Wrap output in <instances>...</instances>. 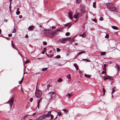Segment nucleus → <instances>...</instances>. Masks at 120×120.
I'll return each instance as SVG.
<instances>
[{
  "mask_svg": "<svg viewBox=\"0 0 120 120\" xmlns=\"http://www.w3.org/2000/svg\"><path fill=\"white\" fill-rule=\"evenodd\" d=\"M103 95H105V89L104 88H103Z\"/></svg>",
  "mask_w": 120,
  "mask_h": 120,
  "instance_id": "obj_38",
  "label": "nucleus"
},
{
  "mask_svg": "<svg viewBox=\"0 0 120 120\" xmlns=\"http://www.w3.org/2000/svg\"><path fill=\"white\" fill-rule=\"evenodd\" d=\"M23 79H24V76H23L22 77L21 80L19 82V84H21L22 83V82L23 80Z\"/></svg>",
  "mask_w": 120,
  "mask_h": 120,
  "instance_id": "obj_21",
  "label": "nucleus"
},
{
  "mask_svg": "<svg viewBox=\"0 0 120 120\" xmlns=\"http://www.w3.org/2000/svg\"><path fill=\"white\" fill-rule=\"evenodd\" d=\"M70 23H71L70 22L68 23H66V24H65L64 25L65 26H67L69 25L70 24Z\"/></svg>",
  "mask_w": 120,
  "mask_h": 120,
  "instance_id": "obj_43",
  "label": "nucleus"
},
{
  "mask_svg": "<svg viewBox=\"0 0 120 120\" xmlns=\"http://www.w3.org/2000/svg\"><path fill=\"white\" fill-rule=\"evenodd\" d=\"M33 99L32 98H31L30 99V100L31 102H32L33 101Z\"/></svg>",
  "mask_w": 120,
  "mask_h": 120,
  "instance_id": "obj_51",
  "label": "nucleus"
},
{
  "mask_svg": "<svg viewBox=\"0 0 120 120\" xmlns=\"http://www.w3.org/2000/svg\"><path fill=\"white\" fill-rule=\"evenodd\" d=\"M114 88H113L112 89V94H113L114 93V92H115V90L113 89Z\"/></svg>",
  "mask_w": 120,
  "mask_h": 120,
  "instance_id": "obj_40",
  "label": "nucleus"
},
{
  "mask_svg": "<svg viewBox=\"0 0 120 120\" xmlns=\"http://www.w3.org/2000/svg\"><path fill=\"white\" fill-rule=\"evenodd\" d=\"M59 31V30H55L52 32V34L53 36H54L58 34L57 32Z\"/></svg>",
  "mask_w": 120,
  "mask_h": 120,
  "instance_id": "obj_10",
  "label": "nucleus"
},
{
  "mask_svg": "<svg viewBox=\"0 0 120 120\" xmlns=\"http://www.w3.org/2000/svg\"><path fill=\"white\" fill-rule=\"evenodd\" d=\"M11 3H10V6L9 7V9H10V10H11Z\"/></svg>",
  "mask_w": 120,
  "mask_h": 120,
  "instance_id": "obj_57",
  "label": "nucleus"
},
{
  "mask_svg": "<svg viewBox=\"0 0 120 120\" xmlns=\"http://www.w3.org/2000/svg\"><path fill=\"white\" fill-rule=\"evenodd\" d=\"M99 19L100 21H102L103 20V19L102 17H101Z\"/></svg>",
  "mask_w": 120,
  "mask_h": 120,
  "instance_id": "obj_48",
  "label": "nucleus"
},
{
  "mask_svg": "<svg viewBox=\"0 0 120 120\" xmlns=\"http://www.w3.org/2000/svg\"><path fill=\"white\" fill-rule=\"evenodd\" d=\"M14 100L13 98H11V99L7 102V103L9 104L10 106V108H11L12 105Z\"/></svg>",
  "mask_w": 120,
  "mask_h": 120,
  "instance_id": "obj_4",
  "label": "nucleus"
},
{
  "mask_svg": "<svg viewBox=\"0 0 120 120\" xmlns=\"http://www.w3.org/2000/svg\"><path fill=\"white\" fill-rule=\"evenodd\" d=\"M11 45L15 49V47L13 43V42L12 41H11Z\"/></svg>",
  "mask_w": 120,
  "mask_h": 120,
  "instance_id": "obj_39",
  "label": "nucleus"
},
{
  "mask_svg": "<svg viewBox=\"0 0 120 120\" xmlns=\"http://www.w3.org/2000/svg\"><path fill=\"white\" fill-rule=\"evenodd\" d=\"M56 98V96L55 93L54 92H53V93L52 95V97L51 98L52 99H55Z\"/></svg>",
  "mask_w": 120,
  "mask_h": 120,
  "instance_id": "obj_14",
  "label": "nucleus"
},
{
  "mask_svg": "<svg viewBox=\"0 0 120 120\" xmlns=\"http://www.w3.org/2000/svg\"><path fill=\"white\" fill-rule=\"evenodd\" d=\"M115 68L117 69L118 71H119L120 70V67L118 65V64H116V65L115 66Z\"/></svg>",
  "mask_w": 120,
  "mask_h": 120,
  "instance_id": "obj_18",
  "label": "nucleus"
},
{
  "mask_svg": "<svg viewBox=\"0 0 120 120\" xmlns=\"http://www.w3.org/2000/svg\"><path fill=\"white\" fill-rule=\"evenodd\" d=\"M82 0H77L76 2L78 3H80L81 2Z\"/></svg>",
  "mask_w": 120,
  "mask_h": 120,
  "instance_id": "obj_28",
  "label": "nucleus"
},
{
  "mask_svg": "<svg viewBox=\"0 0 120 120\" xmlns=\"http://www.w3.org/2000/svg\"><path fill=\"white\" fill-rule=\"evenodd\" d=\"M45 52L44 51H42L41 52V53H42V54H44L45 53Z\"/></svg>",
  "mask_w": 120,
  "mask_h": 120,
  "instance_id": "obj_61",
  "label": "nucleus"
},
{
  "mask_svg": "<svg viewBox=\"0 0 120 120\" xmlns=\"http://www.w3.org/2000/svg\"><path fill=\"white\" fill-rule=\"evenodd\" d=\"M81 15V14L80 13H76L74 15L73 17L74 18L77 19L78 17H79Z\"/></svg>",
  "mask_w": 120,
  "mask_h": 120,
  "instance_id": "obj_8",
  "label": "nucleus"
},
{
  "mask_svg": "<svg viewBox=\"0 0 120 120\" xmlns=\"http://www.w3.org/2000/svg\"><path fill=\"white\" fill-rule=\"evenodd\" d=\"M34 27V26H30L29 27L28 29H30L29 30H33Z\"/></svg>",
  "mask_w": 120,
  "mask_h": 120,
  "instance_id": "obj_17",
  "label": "nucleus"
},
{
  "mask_svg": "<svg viewBox=\"0 0 120 120\" xmlns=\"http://www.w3.org/2000/svg\"><path fill=\"white\" fill-rule=\"evenodd\" d=\"M107 65L106 64H104V68L103 69V70L105 71L106 70V67Z\"/></svg>",
  "mask_w": 120,
  "mask_h": 120,
  "instance_id": "obj_20",
  "label": "nucleus"
},
{
  "mask_svg": "<svg viewBox=\"0 0 120 120\" xmlns=\"http://www.w3.org/2000/svg\"><path fill=\"white\" fill-rule=\"evenodd\" d=\"M16 32V30L15 29H14L12 31V33H15Z\"/></svg>",
  "mask_w": 120,
  "mask_h": 120,
  "instance_id": "obj_47",
  "label": "nucleus"
},
{
  "mask_svg": "<svg viewBox=\"0 0 120 120\" xmlns=\"http://www.w3.org/2000/svg\"><path fill=\"white\" fill-rule=\"evenodd\" d=\"M85 52L84 51L80 52L78 54V55H79L83 53H85Z\"/></svg>",
  "mask_w": 120,
  "mask_h": 120,
  "instance_id": "obj_29",
  "label": "nucleus"
},
{
  "mask_svg": "<svg viewBox=\"0 0 120 120\" xmlns=\"http://www.w3.org/2000/svg\"><path fill=\"white\" fill-rule=\"evenodd\" d=\"M63 110L65 112H67L68 111V110L66 109H64Z\"/></svg>",
  "mask_w": 120,
  "mask_h": 120,
  "instance_id": "obj_44",
  "label": "nucleus"
},
{
  "mask_svg": "<svg viewBox=\"0 0 120 120\" xmlns=\"http://www.w3.org/2000/svg\"><path fill=\"white\" fill-rule=\"evenodd\" d=\"M68 15L69 16V18L71 19H73V18L72 17V12H71L69 13L68 14Z\"/></svg>",
  "mask_w": 120,
  "mask_h": 120,
  "instance_id": "obj_12",
  "label": "nucleus"
},
{
  "mask_svg": "<svg viewBox=\"0 0 120 120\" xmlns=\"http://www.w3.org/2000/svg\"><path fill=\"white\" fill-rule=\"evenodd\" d=\"M71 77V75L70 74H68L67 76V78L69 79H70Z\"/></svg>",
  "mask_w": 120,
  "mask_h": 120,
  "instance_id": "obj_42",
  "label": "nucleus"
},
{
  "mask_svg": "<svg viewBox=\"0 0 120 120\" xmlns=\"http://www.w3.org/2000/svg\"><path fill=\"white\" fill-rule=\"evenodd\" d=\"M20 13V12L19 11H17L16 12V14L17 15H19Z\"/></svg>",
  "mask_w": 120,
  "mask_h": 120,
  "instance_id": "obj_32",
  "label": "nucleus"
},
{
  "mask_svg": "<svg viewBox=\"0 0 120 120\" xmlns=\"http://www.w3.org/2000/svg\"><path fill=\"white\" fill-rule=\"evenodd\" d=\"M40 102L39 101H38V105H37V107H38V108L39 109V103H40Z\"/></svg>",
  "mask_w": 120,
  "mask_h": 120,
  "instance_id": "obj_33",
  "label": "nucleus"
},
{
  "mask_svg": "<svg viewBox=\"0 0 120 120\" xmlns=\"http://www.w3.org/2000/svg\"><path fill=\"white\" fill-rule=\"evenodd\" d=\"M58 115L59 116H60L61 115V113L60 112H58Z\"/></svg>",
  "mask_w": 120,
  "mask_h": 120,
  "instance_id": "obj_49",
  "label": "nucleus"
},
{
  "mask_svg": "<svg viewBox=\"0 0 120 120\" xmlns=\"http://www.w3.org/2000/svg\"><path fill=\"white\" fill-rule=\"evenodd\" d=\"M111 4V3H108V4H106V6H107V7L108 8V7H109V6H110V4Z\"/></svg>",
  "mask_w": 120,
  "mask_h": 120,
  "instance_id": "obj_41",
  "label": "nucleus"
},
{
  "mask_svg": "<svg viewBox=\"0 0 120 120\" xmlns=\"http://www.w3.org/2000/svg\"><path fill=\"white\" fill-rule=\"evenodd\" d=\"M93 20V21H94L95 22H96V21H96V19H94Z\"/></svg>",
  "mask_w": 120,
  "mask_h": 120,
  "instance_id": "obj_56",
  "label": "nucleus"
},
{
  "mask_svg": "<svg viewBox=\"0 0 120 120\" xmlns=\"http://www.w3.org/2000/svg\"><path fill=\"white\" fill-rule=\"evenodd\" d=\"M112 28L114 30H116L117 29V27L115 26H111Z\"/></svg>",
  "mask_w": 120,
  "mask_h": 120,
  "instance_id": "obj_19",
  "label": "nucleus"
},
{
  "mask_svg": "<svg viewBox=\"0 0 120 120\" xmlns=\"http://www.w3.org/2000/svg\"><path fill=\"white\" fill-rule=\"evenodd\" d=\"M71 26V25H69L68 27V28L69 29Z\"/></svg>",
  "mask_w": 120,
  "mask_h": 120,
  "instance_id": "obj_62",
  "label": "nucleus"
},
{
  "mask_svg": "<svg viewBox=\"0 0 120 120\" xmlns=\"http://www.w3.org/2000/svg\"><path fill=\"white\" fill-rule=\"evenodd\" d=\"M107 77H108V79H111L112 80H113V78L112 77L108 76H107Z\"/></svg>",
  "mask_w": 120,
  "mask_h": 120,
  "instance_id": "obj_23",
  "label": "nucleus"
},
{
  "mask_svg": "<svg viewBox=\"0 0 120 120\" xmlns=\"http://www.w3.org/2000/svg\"><path fill=\"white\" fill-rule=\"evenodd\" d=\"M96 3L95 2H94L93 4V6L94 8H96Z\"/></svg>",
  "mask_w": 120,
  "mask_h": 120,
  "instance_id": "obj_27",
  "label": "nucleus"
},
{
  "mask_svg": "<svg viewBox=\"0 0 120 120\" xmlns=\"http://www.w3.org/2000/svg\"><path fill=\"white\" fill-rule=\"evenodd\" d=\"M84 76L85 77H87V78H90V77L91 76L90 75H86V74H85L84 75Z\"/></svg>",
  "mask_w": 120,
  "mask_h": 120,
  "instance_id": "obj_24",
  "label": "nucleus"
},
{
  "mask_svg": "<svg viewBox=\"0 0 120 120\" xmlns=\"http://www.w3.org/2000/svg\"><path fill=\"white\" fill-rule=\"evenodd\" d=\"M83 60H84V61H85V60L87 61L88 62H90L91 61L90 60H89L88 59H83Z\"/></svg>",
  "mask_w": 120,
  "mask_h": 120,
  "instance_id": "obj_34",
  "label": "nucleus"
},
{
  "mask_svg": "<svg viewBox=\"0 0 120 120\" xmlns=\"http://www.w3.org/2000/svg\"><path fill=\"white\" fill-rule=\"evenodd\" d=\"M54 92H49L48 94V95L51 98H52V95Z\"/></svg>",
  "mask_w": 120,
  "mask_h": 120,
  "instance_id": "obj_11",
  "label": "nucleus"
},
{
  "mask_svg": "<svg viewBox=\"0 0 120 120\" xmlns=\"http://www.w3.org/2000/svg\"><path fill=\"white\" fill-rule=\"evenodd\" d=\"M19 17L20 19H21L22 18V15H19Z\"/></svg>",
  "mask_w": 120,
  "mask_h": 120,
  "instance_id": "obj_54",
  "label": "nucleus"
},
{
  "mask_svg": "<svg viewBox=\"0 0 120 120\" xmlns=\"http://www.w3.org/2000/svg\"><path fill=\"white\" fill-rule=\"evenodd\" d=\"M104 78L103 79L104 80H106L107 79H108V77H107V76H106V77L105 76L104 77Z\"/></svg>",
  "mask_w": 120,
  "mask_h": 120,
  "instance_id": "obj_45",
  "label": "nucleus"
},
{
  "mask_svg": "<svg viewBox=\"0 0 120 120\" xmlns=\"http://www.w3.org/2000/svg\"><path fill=\"white\" fill-rule=\"evenodd\" d=\"M43 44L44 45H46L47 44V43L46 41H44L43 42Z\"/></svg>",
  "mask_w": 120,
  "mask_h": 120,
  "instance_id": "obj_37",
  "label": "nucleus"
},
{
  "mask_svg": "<svg viewBox=\"0 0 120 120\" xmlns=\"http://www.w3.org/2000/svg\"><path fill=\"white\" fill-rule=\"evenodd\" d=\"M70 35V33L69 32H67L65 34V35L66 36H68Z\"/></svg>",
  "mask_w": 120,
  "mask_h": 120,
  "instance_id": "obj_35",
  "label": "nucleus"
},
{
  "mask_svg": "<svg viewBox=\"0 0 120 120\" xmlns=\"http://www.w3.org/2000/svg\"><path fill=\"white\" fill-rule=\"evenodd\" d=\"M53 113V112L52 111H49L48 112L47 114H46L47 117H49L50 116L51 117V119H52L53 118L54 116L52 114H51V113Z\"/></svg>",
  "mask_w": 120,
  "mask_h": 120,
  "instance_id": "obj_6",
  "label": "nucleus"
},
{
  "mask_svg": "<svg viewBox=\"0 0 120 120\" xmlns=\"http://www.w3.org/2000/svg\"><path fill=\"white\" fill-rule=\"evenodd\" d=\"M86 34L85 32H84L82 34H81L79 35L80 36L82 37L83 38H84L86 36Z\"/></svg>",
  "mask_w": 120,
  "mask_h": 120,
  "instance_id": "obj_15",
  "label": "nucleus"
},
{
  "mask_svg": "<svg viewBox=\"0 0 120 120\" xmlns=\"http://www.w3.org/2000/svg\"><path fill=\"white\" fill-rule=\"evenodd\" d=\"M106 54V52H102L101 53V54L102 55H104Z\"/></svg>",
  "mask_w": 120,
  "mask_h": 120,
  "instance_id": "obj_26",
  "label": "nucleus"
},
{
  "mask_svg": "<svg viewBox=\"0 0 120 120\" xmlns=\"http://www.w3.org/2000/svg\"><path fill=\"white\" fill-rule=\"evenodd\" d=\"M71 38H65L60 39H59V41H60L61 43L64 44L65 43V42L64 41H65L67 40H68L69 39H71Z\"/></svg>",
  "mask_w": 120,
  "mask_h": 120,
  "instance_id": "obj_2",
  "label": "nucleus"
},
{
  "mask_svg": "<svg viewBox=\"0 0 120 120\" xmlns=\"http://www.w3.org/2000/svg\"><path fill=\"white\" fill-rule=\"evenodd\" d=\"M74 65L75 67L76 70L77 71L79 69L78 67L77 64L76 63H74Z\"/></svg>",
  "mask_w": 120,
  "mask_h": 120,
  "instance_id": "obj_13",
  "label": "nucleus"
},
{
  "mask_svg": "<svg viewBox=\"0 0 120 120\" xmlns=\"http://www.w3.org/2000/svg\"><path fill=\"white\" fill-rule=\"evenodd\" d=\"M12 34H9L8 35V36L9 37H11L12 36Z\"/></svg>",
  "mask_w": 120,
  "mask_h": 120,
  "instance_id": "obj_52",
  "label": "nucleus"
},
{
  "mask_svg": "<svg viewBox=\"0 0 120 120\" xmlns=\"http://www.w3.org/2000/svg\"><path fill=\"white\" fill-rule=\"evenodd\" d=\"M47 118V115L46 114H43L40 116L38 118L37 120H42L43 119L46 118Z\"/></svg>",
  "mask_w": 120,
  "mask_h": 120,
  "instance_id": "obj_3",
  "label": "nucleus"
},
{
  "mask_svg": "<svg viewBox=\"0 0 120 120\" xmlns=\"http://www.w3.org/2000/svg\"><path fill=\"white\" fill-rule=\"evenodd\" d=\"M62 79L61 78H60L58 79L57 81L59 82H62Z\"/></svg>",
  "mask_w": 120,
  "mask_h": 120,
  "instance_id": "obj_25",
  "label": "nucleus"
},
{
  "mask_svg": "<svg viewBox=\"0 0 120 120\" xmlns=\"http://www.w3.org/2000/svg\"><path fill=\"white\" fill-rule=\"evenodd\" d=\"M108 8L112 11H114L116 9L115 6L112 4H110L109 7H108Z\"/></svg>",
  "mask_w": 120,
  "mask_h": 120,
  "instance_id": "obj_1",
  "label": "nucleus"
},
{
  "mask_svg": "<svg viewBox=\"0 0 120 120\" xmlns=\"http://www.w3.org/2000/svg\"><path fill=\"white\" fill-rule=\"evenodd\" d=\"M48 36L51 37H53L52 32V33H49Z\"/></svg>",
  "mask_w": 120,
  "mask_h": 120,
  "instance_id": "obj_16",
  "label": "nucleus"
},
{
  "mask_svg": "<svg viewBox=\"0 0 120 120\" xmlns=\"http://www.w3.org/2000/svg\"><path fill=\"white\" fill-rule=\"evenodd\" d=\"M61 57L60 56V55H57L56 56V58L59 59Z\"/></svg>",
  "mask_w": 120,
  "mask_h": 120,
  "instance_id": "obj_30",
  "label": "nucleus"
},
{
  "mask_svg": "<svg viewBox=\"0 0 120 120\" xmlns=\"http://www.w3.org/2000/svg\"><path fill=\"white\" fill-rule=\"evenodd\" d=\"M25 37L27 38L28 37V36L27 34L25 36Z\"/></svg>",
  "mask_w": 120,
  "mask_h": 120,
  "instance_id": "obj_59",
  "label": "nucleus"
},
{
  "mask_svg": "<svg viewBox=\"0 0 120 120\" xmlns=\"http://www.w3.org/2000/svg\"><path fill=\"white\" fill-rule=\"evenodd\" d=\"M46 49L45 48H44V51H45V52L46 51Z\"/></svg>",
  "mask_w": 120,
  "mask_h": 120,
  "instance_id": "obj_60",
  "label": "nucleus"
},
{
  "mask_svg": "<svg viewBox=\"0 0 120 120\" xmlns=\"http://www.w3.org/2000/svg\"><path fill=\"white\" fill-rule=\"evenodd\" d=\"M37 98H40L42 94V92L40 90H38L35 94Z\"/></svg>",
  "mask_w": 120,
  "mask_h": 120,
  "instance_id": "obj_5",
  "label": "nucleus"
},
{
  "mask_svg": "<svg viewBox=\"0 0 120 120\" xmlns=\"http://www.w3.org/2000/svg\"><path fill=\"white\" fill-rule=\"evenodd\" d=\"M67 95L68 96V98L69 99L70 98L71 96V94L68 93L67 94Z\"/></svg>",
  "mask_w": 120,
  "mask_h": 120,
  "instance_id": "obj_22",
  "label": "nucleus"
},
{
  "mask_svg": "<svg viewBox=\"0 0 120 120\" xmlns=\"http://www.w3.org/2000/svg\"><path fill=\"white\" fill-rule=\"evenodd\" d=\"M56 51L57 52H59L60 51V49L59 48L56 49Z\"/></svg>",
  "mask_w": 120,
  "mask_h": 120,
  "instance_id": "obj_46",
  "label": "nucleus"
},
{
  "mask_svg": "<svg viewBox=\"0 0 120 120\" xmlns=\"http://www.w3.org/2000/svg\"><path fill=\"white\" fill-rule=\"evenodd\" d=\"M52 29H51L52 30V29H56V28H55V27L53 26H52Z\"/></svg>",
  "mask_w": 120,
  "mask_h": 120,
  "instance_id": "obj_55",
  "label": "nucleus"
},
{
  "mask_svg": "<svg viewBox=\"0 0 120 120\" xmlns=\"http://www.w3.org/2000/svg\"><path fill=\"white\" fill-rule=\"evenodd\" d=\"M19 8H17V11H19Z\"/></svg>",
  "mask_w": 120,
  "mask_h": 120,
  "instance_id": "obj_63",
  "label": "nucleus"
},
{
  "mask_svg": "<svg viewBox=\"0 0 120 120\" xmlns=\"http://www.w3.org/2000/svg\"><path fill=\"white\" fill-rule=\"evenodd\" d=\"M47 68H43L42 69V71H45L47 70Z\"/></svg>",
  "mask_w": 120,
  "mask_h": 120,
  "instance_id": "obj_31",
  "label": "nucleus"
},
{
  "mask_svg": "<svg viewBox=\"0 0 120 120\" xmlns=\"http://www.w3.org/2000/svg\"><path fill=\"white\" fill-rule=\"evenodd\" d=\"M81 12L82 14H84L85 13V7H83V9H81Z\"/></svg>",
  "mask_w": 120,
  "mask_h": 120,
  "instance_id": "obj_9",
  "label": "nucleus"
},
{
  "mask_svg": "<svg viewBox=\"0 0 120 120\" xmlns=\"http://www.w3.org/2000/svg\"><path fill=\"white\" fill-rule=\"evenodd\" d=\"M109 37V35L108 34H106V35L105 36V38H108Z\"/></svg>",
  "mask_w": 120,
  "mask_h": 120,
  "instance_id": "obj_36",
  "label": "nucleus"
},
{
  "mask_svg": "<svg viewBox=\"0 0 120 120\" xmlns=\"http://www.w3.org/2000/svg\"><path fill=\"white\" fill-rule=\"evenodd\" d=\"M51 86L49 85H48L47 86V89H48V90H49V87Z\"/></svg>",
  "mask_w": 120,
  "mask_h": 120,
  "instance_id": "obj_53",
  "label": "nucleus"
},
{
  "mask_svg": "<svg viewBox=\"0 0 120 120\" xmlns=\"http://www.w3.org/2000/svg\"><path fill=\"white\" fill-rule=\"evenodd\" d=\"M42 99V98H41L40 99V100H39V101H41V100Z\"/></svg>",
  "mask_w": 120,
  "mask_h": 120,
  "instance_id": "obj_64",
  "label": "nucleus"
},
{
  "mask_svg": "<svg viewBox=\"0 0 120 120\" xmlns=\"http://www.w3.org/2000/svg\"><path fill=\"white\" fill-rule=\"evenodd\" d=\"M52 29H50L49 30H43V32L44 34L48 35L49 33V31H50Z\"/></svg>",
  "mask_w": 120,
  "mask_h": 120,
  "instance_id": "obj_7",
  "label": "nucleus"
},
{
  "mask_svg": "<svg viewBox=\"0 0 120 120\" xmlns=\"http://www.w3.org/2000/svg\"><path fill=\"white\" fill-rule=\"evenodd\" d=\"M29 62V60H26L25 62V63L26 64H27V63H28Z\"/></svg>",
  "mask_w": 120,
  "mask_h": 120,
  "instance_id": "obj_50",
  "label": "nucleus"
},
{
  "mask_svg": "<svg viewBox=\"0 0 120 120\" xmlns=\"http://www.w3.org/2000/svg\"><path fill=\"white\" fill-rule=\"evenodd\" d=\"M105 72L104 71H103L102 72L101 74H104L105 73Z\"/></svg>",
  "mask_w": 120,
  "mask_h": 120,
  "instance_id": "obj_58",
  "label": "nucleus"
}]
</instances>
